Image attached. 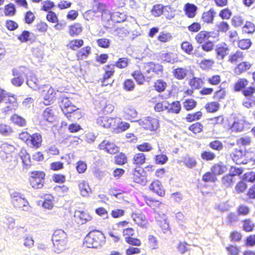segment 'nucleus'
Instances as JSON below:
<instances>
[{
  "instance_id": "obj_1",
  "label": "nucleus",
  "mask_w": 255,
  "mask_h": 255,
  "mask_svg": "<svg viewBox=\"0 0 255 255\" xmlns=\"http://www.w3.org/2000/svg\"><path fill=\"white\" fill-rule=\"evenodd\" d=\"M106 242L104 234L98 230L90 231L85 237L83 246L90 248H98L102 247Z\"/></svg>"
},
{
  "instance_id": "obj_2",
  "label": "nucleus",
  "mask_w": 255,
  "mask_h": 255,
  "mask_svg": "<svg viewBox=\"0 0 255 255\" xmlns=\"http://www.w3.org/2000/svg\"><path fill=\"white\" fill-rule=\"evenodd\" d=\"M59 106L64 115L70 120L71 115L79 110V108L74 105L69 98L63 96L60 98Z\"/></svg>"
},
{
  "instance_id": "obj_3",
  "label": "nucleus",
  "mask_w": 255,
  "mask_h": 255,
  "mask_svg": "<svg viewBox=\"0 0 255 255\" xmlns=\"http://www.w3.org/2000/svg\"><path fill=\"white\" fill-rule=\"evenodd\" d=\"M25 70L26 68L24 66L12 69V75L14 77L11 79V83L14 86L19 87L23 84L25 78H27Z\"/></svg>"
},
{
  "instance_id": "obj_4",
  "label": "nucleus",
  "mask_w": 255,
  "mask_h": 255,
  "mask_svg": "<svg viewBox=\"0 0 255 255\" xmlns=\"http://www.w3.org/2000/svg\"><path fill=\"white\" fill-rule=\"evenodd\" d=\"M45 174L43 171H34L30 172V184L34 189H40L43 186Z\"/></svg>"
},
{
  "instance_id": "obj_5",
  "label": "nucleus",
  "mask_w": 255,
  "mask_h": 255,
  "mask_svg": "<svg viewBox=\"0 0 255 255\" xmlns=\"http://www.w3.org/2000/svg\"><path fill=\"white\" fill-rule=\"evenodd\" d=\"M12 203L16 208L22 209L24 211L28 209L29 203L20 193L14 192L11 194Z\"/></svg>"
},
{
  "instance_id": "obj_6",
  "label": "nucleus",
  "mask_w": 255,
  "mask_h": 255,
  "mask_svg": "<svg viewBox=\"0 0 255 255\" xmlns=\"http://www.w3.org/2000/svg\"><path fill=\"white\" fill-rule=\"evenodd\" d=\"M67 238V234L62 230H57L54 231L52 237V241L53 246L59 250H62L63 249L60 248V246L63 247L65 244V239Z\"/></svg>"
},
{
  "instance_id": "obj_7",
  "label": "nucleus",
  "mask_w": 255,
  "mask_h": 255,
  "mask_svg": "<svg viewBox=\"0 0 255 255\" xmlns=\"http://www.w3.org/2000/svg\"><path fill=\"white\" fill-rule=\"evenodd\" d=\"M133 180L135 182L145 185L147 182L146 171L140 167L133 169Z\"/></svg>"
},
{
  "instance_id": "obj_8",
  "label": "nucleus",
  "mask_w": 255,
  "mask_h": 255,
  "mask_svg": "<svg viewBox=\"0 0 255 255\" xmlns=\"http://www.w3.org/2000/svg\"><path fill=\"white\" fill-rule=\"evenodd\" d=\"M246 149L245 146H240L239 148H236L232 153L231 156L232 159L237 164H245L247 162H244L243 160V157L246 155Z\"/></svg>"
},
{
  "instance_id": "obj_9",
  "label": "nucleus",
  "mask_w": 255,
  "mask_h": 255,
  "mask_svg": "<svg viewBox=\"0 0 255 255\" xmlns=\"http://www.w3.org/2000/svg\"><path fill=\"white\" fill-rule=\"evenodd\" d=\"M139 124L144 128L151 131L156 130L159 127L158 120L151 117H147L143 120H141Z\"/></svg>"
},
{
  "instance_id": "obj_10",
  "label": "nucleus",
  "mask_w": 255,
  "mask_h": 255,
  "mask_svg": "<svg viewBox=\"0 0 255 255\" xmlns=\"http://www.w3.org/2000/svg\"><path fill=\"white\" fill-rule=\"evenodd\" d=\"M158 60H161L162 62L174 63L177 61L178 57L176 55L172 52H160L157 56Z\"/></svg>"
},
{
  "instance_id": "obj_11",
  "label": "nucleus",
  "mask_w": 255,
  "mask_h": 255,
  "mask_svg": "<svg viewBox=\"0 0 255 255\" xmlns=\"http://www.w3.org/2000/svg\"><path fill=\"white\" fill-rule=\"evenodd\" d=\"M100 149L106 150V151L110 154H115L119 150V147L115 143L111 142L109 140H103L99 145Z\"/></svg>"
},
{
  "instance_id": "obj_12",
  "label": "nucleus",
  "mask_w": 255,
  "mask_h": 255,
  "mask_svg": "<svg viewBox=\"0 0 255 255\" xmlns=\"http://www.w3.org/2000/svg\"><path fill=\"white\" fill-rule=\"evenodd\" d=\"M42 136L40 133H35L30 134L26 144L30 147L38 148L41 145Z\"/></svg>"
},
{
  "instance_id": "obj_13",
  "label": "nucleus",
  "mask_w": 255,
  "mask_h": 255,
  "mask_svg": "<svg viewBox=\"0 0 255 255\" xmlns=\"http://www.w3.org/2000/svg\"><path fill=\"white\" fill-rule=\"evenodd\" d=\"M42 92L44 95L43 103L45 105H49L54 103L56 93L53 88L50 87L47 91L44 90Z\"/></svg>"
},
{
  "instance_id": "obj_14",
  "label": "nucleus",
  "mask_w": 255,
  "mask_h": 255,
  "mask_svg": "<svg viewBox=\"0 0 255 255\" xmlns=\"http://www.w3.org/2000/svg\"><path fill=\"white\" fill-rule=\"evenodd\" d=\"M120 119L113 118L107 116L99 117L97 120V124L104 128H110L115 125L113 124L116 121H119Z\"/></svg>"
},
{
  "instance_id": "obj_15",
  "label": "nucleus",
  "mask_w": 255,
  "mask_h": 255,
  "mask_svg": "<svg viewBox=\"0 0 255 255\" xmlns=\"http://www.w3.org/2000/svg\"><path fill=\"white\" fill-rule=\"evenodd\" d=\"M103 9L99 5L98 7H94L92 9L87 10L84 13V17L89 20V19H94L95 17H99L102 15Z\"/></svg>"
},
{
  "instance_id": "obj_16",
  "label": "nucleus",
  "mask_w": 255,
  "mask_h": 255,
  "mask_svg": "<svg viewBox=\"0 0 255 255\" xmlns=\"http://www.w3.org/2000/svg\"><path fill=\"white\" fill-rule=\"evenodd\" d=\"M35 38L34 33L26 30L22 31V33L17 36L18 40L21 43L29 42L30 43H32L35 41Z\"/></svg>"
},
{
  "instance_id": "obj_17",
  "label": "nucleus",
  "mask_w": 255,
  "mask_h": 255,
  "mask_svg": "<svg viewBox=\"0 0 255 255\" xmlns=\"http://www.w3.org/2000/svg\"><path fill=\"white\" fill-rule=\"evenodd\" d=\"M211 171L216 176L223 174L228 170L227 167L223 162L214 164L211 168Z\"/></svg>"
},
{
  "instance_id": "obj_18",
  "label": "nucleus",
  "mask_w": 255,
  "mask_h": 255,
  "mask_svg": "<svg viewBox=\"0 0 255 255\" xmlns=\"http://www.w3.org/2000/svg\"><path fill=\"white\" fill-rule=\"evenodd\" d=\"M215 51L217 58L222 60L228 54L229 48L225 43H223L216 46Z\"/></svg>"
},
{
  "instance_id": "obj_19",
  "label": "nucleus",
  "mask_w": 255,
  "mask_h": 255,
  "mask_svg": "<svg viewBox=\"0 0 255 255\" xmlns=\"http://www.w3.org/2000/svg\"><path fill=\"white\" fill-rule=\"evenodd\" d=\"M114 67V65L106 66L105 73L104 75L103 78L101 79L102 86H106L110 84V82L106 83V81L105 80H111L110 78L114 74L115 72Z\"/></svg>"
},
{
  "instance_id": "obj_20",
  "label": "nucleus",
  "mask_w": 255,
  "mask_h": 255,
  "mask_svg": "<svg viewBox=\"0 0 255 255\" xmlns=\"http://www.w3.org/2000/svg\"><path fill=\"white\" fill-rule=\"evenodd\" d=\"M184 10L189 18H193L196 15L197 6L194 4L187 3L185 4Z\"/></svg>"
},
{
  "instance_id": "obj_21",
  "label": "nucleus",
  "mask_w": 255,
  "mask_h": 255,
  "mask_svg": "<svg viewBox=\"0 0 255 255\" xmlns=\"http://www.w3.org/2000/svg\"><path fill=\"white\" fill-rule=\"evenodd\" d=\"M162 185L158 180L153 182L149 186V189L160 196H163L165 194L164 190L161 189Z\"/></svg>"
},
{
  "instance_id": "obj_22",
  "label": "nucleus",
  "mask_w": 255,
  "mask_h": 255,
  "mask_svg": "<svg viewBox=\"0 0 255 255\" xmlns=\"http://www.w3.org/2000/svg\"><path fill=\"white\" fill-rule=\"evenodd\" d=\"M43 119L49 123H52L55 120L54 113L52 107L46 108L43 113Z\"/></svg>"
},
{
  "instance_id": "obj_23",
  "label": "nucleus",
  "mask_w": 255,
  "mask_h": 255,
  "mask_svg": "<svg viewBox=\"0 0 255 255\" xmlns=\"http://www.w3.org/2000/svg\"><path fill=\"white\" fill-rule=\"evenodd\" d=\"M244 128V121L242 119H235L231 127L232 131L240 132Z\"/></svg>"
},
{
  "instance_id": "obj_24",
  "label": "nucleus",
  "mask_w": 255,
  "mask_h": 255,
  "mask_svg": "<svg viewBox=\"0 0 255 255\" xmlns=\"http://www.w3.org/2000/svg\"><path fill=\"white\" fill-rule=\"evenodd\" d=\"M10 120L14 125L19 127H23L26 125L25 119L16 114H14L11 116Z\"/></svg>"
},
{
  "instance_id": "obj_25",
  "label": "nucleus",
  "mask_w": 255,
  "mask_h": 255,
  "mask_svg": "<svg viewBox=\"0 0 255 255\" xmlns=\"http://www.w3.org/2000/svg\"><path fill=\"white\" fill-rule=\"evenodd\" d=\"M19 155L24 167L31 165L30 156L25 149H22L19 152Z\"/></svg>"
},
{
  "instance_id": "obj_26",
  "label": "nucleus",
  "mask_w": 255,
  "mask_h": 255,
  "mask_svg": "<svg viewBox=\"0 0 255 255\" xmlns=\"http://www.w3.org/2000/svg\"><path fill=\"white\" fill-rule=\"evenodd\" d=\"M215 12L213 8H211L208 11L204 12L202 16L203 20L206 23H212L215 16Z\"/></svg>"
},
{
  "instance_id": "obj_27",
  "label": "nucleus",
  "mask_w": 255,
  "mask_h": 255,
  "mask_svg": "<svg viewBox=\"0 0 255 255\" xmlns=\"http://www.w3.org/2000/svg\"><path fill=\"white\" fill-rule=\"evenodd\" d=\"M110 19L115 23H120L126 19L125 15L119 12H114L110 15Z\"/></svg>"
},
{
  "instance_id": "obj_28",
  "label": "nucleus",
  "mask_w": 255,
  "mask_h": 255,
  "mask_svg": "<svg viewBox=\"0 0 255 255\" xmlns=\"http://www.w3.org/2000/svg\"><path fill=\"white\" fill-rule=\"evenodd\" d=\"M234 183L233 177L229 174L224 175L221 179L222 185L225 188L232 187Z\"/></svg>"
},
{
  "instance_id": "obj_29",
  "label": "nucleus",
  "mask_w": 255,
  "mask_h": 255,
  "mask_svg": "<svg viewBox=\"0 0 255 255\" xmlns=\"http://www.w3.org/2000/svg\"><path fill=\"white\" fill-rule=\"evenodd\" d=\"M183 162L189 168H193L196 166L197 161L194 157L186 155L183 157Z\"/></svg>"
},
{
  "instance_id": "obj_30",
  "label": "nucleus",
  "mask_w": 255,
  "mask_h": 255,
  "mask_svg": "<svg viewBox=\"0 0 255 255\" xmlns=\"http://www.w3.org/2000/svg\"><path fill=\"white\" fill-rule=\"evenodd\" d=\"M174 76L179 80L183 79L187 75V70L185 68H177L173 71Z\"/></svg>"
},
{
  "instance_id": "obj_31",
  "label": "nucleus",
  "mask_w": 255,
  "mask_h": 255,
  "mask_svg": "<svg viewBox=\"0 0 255 255\" xmlns=\"http://www.w3.org/2000/svg\"><path fill=\"white\" fill-rule=\"evenodd\" d=\"M16 7L12 3H9L4 6V14L5 16H13L16 13Z\"/></svg>"
},
{
  "instance_id": "obj_32",
  "label": "nucleus",
  "mask_w": 255,
  "mask_h": 255,
  "mask_svg": "<svg viewBox=\"0 0 255 255\" xmlns=\"http://www.w3.org/2000/svg\"><path fill=\"white\" fill-rule=\"evenodd\" d=\"M248 84V81L246 79H240L235 84L234 86L235 91L239 92L245 89L246 86Z\"/></svg>"
},
{
  "instance_id": "obj_33",
  "label": "nucleus",
  "mask_w": 255,
  "mask_h": 255,
  "mask_svg": "<svg viewBox=\"0 0 255 255\" xmlns=\"http://www.w3.org/2000/svg\"><path fill=\"white\" fill-rule=\"evenodd\" d=\"M251 66L250 63L247 62L241 63L235 68V72L236 74H240L250 69Z\"/></svg>"
},
{
  "instance_id": "obj_34",
  "label": "nucleus",
  "mask_w": 255,
  "mask_h": 255,
  "mask_svg": "<svg viewBox=\"0 0 255 255\" xmlns=\"http://www.w3.org/2000/svg\"><path fill=\"white\" fill-rule=\"evenodd\" d=\"M131 76L133 77L138 84L142 85L145 81L144 76L142 74L140 71H134L132 74Z\"/></svg>"
},
{
  "instance_id": "obj_35",
  "label": "nucleus",
  "mask_w": 255,
  "mask_h": 255,
  "mask_svg": "<svg viewBox=\"0 0 255 255\" xmlns=\"http://www.w3.org/2000/svg\"><path fill=\"white\" fill-rule=\"evenodd\" d=\"M164 8L165 7L163 5L157 4L153 6L151 12L155 16H159L163 13Z\"/></svg>"
},
{
  "instance_id": "obj_36",
  "label": "nucleus",
  "mask_w": 255,
  "mask_h": 255,
  "mask_svg": "<svg viewBox=\"0 0 255 255\" xmlns=\"http://www.w3.org/2000/svg\"><path fill=\"white\" fill-rule=\"evenodd\" d=\"M154 87L156 91L162 92L165 90L167 84L163 80L158 79L155 82Z\"/></svg>"
},
{
  "instance_id": "obj_37",
  "label": "nucleus",
  "mask_w": 255,
  "mask_h": 255,
  "mask_svg": "<svg viewBox=\"0 0 255 255\" xmlns=\"http://www.w3.org/2000/svg\"><path fill=\"white\" fill-rule=\"evenodd\" d=\"M13 132L12 128L8 125L0 124V133L4 136H9Z\"/></svg>"
},
{
  "instance_id": "obj_38",
  "label": "nucleus",
  "mask_w": 255,
  "mask_h": 255,
  "mask_svg": "<svg viewBox=\"0 0 255 255\" xmlns=\"http://www.w3.org/2000/svg\"><path fill=\"white\" fill-rule=\"evenodd\" d=\"M92 190L89 187V184L84 181L81 183V195L84 197H86L89 195L90 193H91Z\"/></svg>"
},
{
  "instance_id": "obj_39",
  "label": "nucleus",
  "mask_w": 255,
  "mask_h": 255,
  "mask_svg": "<svg viewBox=\"0 0 255 255\" xmlns=\"http://www.w3.org/2000/svg\"><path fill=\"white\" fill-rule=\"evenodd\" d=\"M217 180V177L212 171L205 173L202 176V180L205 182H215Z\"/></svg>"
},
{
  "instance_id": "obj_40",
  "label": "nucleus",
  "mask_w": 255,
  "mask_h": 255,
  "mask_svg": "<svg viewBox=\"0 0 255 255\" xmlns=\"http://www.w3.org/2000/svg\"><path fill=\"white\" fill-rule=\"evenodd\" d=\"M145 156L142 153H136L134 155L133 160V163L137 165H141L145 161Z\"/></svg>"
},
{
  "instance_id": "obj_41",
  "label": "nucleus",
  "mask_w": 255,
  "mask_h": 255,
  "mask_svg": "<svg viewBox=\"0 0 255 255\" xmlns=\"http://www.w3.org/2000/svg\"><path fill=\"white\" fill-rule=\"evenodd\" d=\"M243 105L247 108H250L255 106V96L245 97L243 101Z\"/></svg>"
},
{
  "instance_id": "obj_42",
  "label": "nucleus",
  "mask_w": 255,
  "mask_h": 255,
  "mask_svg": "<svg viewBox=\"0 0 255 255\" xmlns=\"http://www.w3.org/2000/svg\"><path fill=\"white\" fill-rule=\"evenodd\" d=\"M255 227V224L250 219H246L243 221V229L247 232H252Z\"/></svg>"
},
{
  "instance_id": "obj_43",
  "label": "nucleus",
  "mask_w": 255,
  "mask_h": 255,
  "mask_svg": "<svg viewBox=\"0 0 255 255\" xmlns=\"http://www.w3.org/2000/svg\"><path fill=\"white\" fill-rule=\"evenodd\" d=\"M42 3L43 5L41 6V10L47 12L51 11V9L55 6L54 2L50 0L43 1Z\"/></svg>"
},
{
  "instance_id": "obj_44",
  "label": "nucleus",
  "mask_w": 255,
  "mask_h": 255,
  "mask_svg": "<svg viewBox=\"0 0 255 255\" xmlns=\"http://www.w3.org/2000/svg\"><path fill=\"white\" fill-rule=\"evenodd\" d=\"M7 97L3 98V101L2 102H4L5 104H10L12 105L13 106H17L16 98L15 95L10 93L7 92Z\"/></svg>"
},
{
  "instance_id": "obj_45",
  "label": "nucleus",
  "mask_w": 255,
  "mask_h": 255,
  "mask_svg": "<svg viewBox=\"0 0 255 255\" xmlns=\"http://www.w3.org/2000/svg\"><path fill=\"white\" fill-rule=\"evenodd\" d=\"M201 158L206 161H212L216 158L214 153L210 151H203L201 153Z\"/></svg>"
},
{
  "instance_id": "obj_46",
  "label": "nucleus",
  "mask_w": 255,
  "mask_h": 255,
  "mask_svg": "<svg viewBox=\"0 0 255 255\" xmlns=\"http://www.w3.org/2000/svg\"><path fill=\"white\" fill-rule=\"evenodd\" d=\"M115 162L118 165H124L127 162V157L123 152L120 153L115 157Z\"/></svg>"
},
{
  "instance_id": "obj_47",
  "label": "nucleus",
  "mask_w": 255,
  "mask_h": 255,
  "mask_svg": "<svg viewBox=\"0 0 255 255\" xmlns=\"http://www.w3.org/2000/svg\"><path fill=\"white\" fill-rule=\"evenodd\" d=\"M197 102L193 99H186L183 103V107L187 111H190L196 107Z\"/></svg>"
},
{
  "instance_id": "obj_48",
  "label": "nucleus",
  "mask_w": 255,
  "mask_h": 255,
  "mask_svg": "<svg viewBox=\"0 0 255 255\" xmlns=\"http://www.w3.org/2000/svg\"><path fill=\"white\" fill-rule=\"evenodd\" d=\"M252 41L249 39H243L238 42V46L243 50L248 49L252 45Z\"/></svg>"
},
{
  "instance_id": "obj_49",
  "label": "nucleus",
  "mask_w": 255,
  "mask_h": 255,
  "mask_svg": "<svg viewBox=\"0 0 255 255\" xmlns=\"http://www.w3.org/2000/svg\"><path fill=\"white\" fill-rule=\"evenodd\" d=\"M53 197L51 195H48L47 198H45L44 201L42 202V206L45 209H51L53 206Z\"/></svg>"
},
{
  "instance_id": "obj_50",
  "label": "nucleus",
  "mask_w": 255,
  "mask_h": 255,
  "mask_svg": "<svg viewBox=\"0 0 255 255\" xmlns=\"http://www.w3.org/2000/svg\"><path fill=\"white\" fill-rule=\"evenodd\" d=\"M163 71V66L159 63L152 62L151 72L158 75H161Z\"/></svg>"
},
{
  "instance_id": "obj_51",
  "label": "nucleus",
  "mask_w": 255,
  "mask_h": 255,
  "mask_svg": "<svg viewBox=\"0 0 255 255\" xmlns=\"http://www.w3.org/2000/svg\"><path fill=\"white\" fill-rule=\"evenodd\" d=\"M202 113L200 111H198L193 114H188L187 115L186 120L188 122H192L195 120H199L202 117Z\"/></svg>"
},
{
  "instance_id": "obj_52",
  "label": "nucleus",
  "mask_w": 255,
  "mask_h": 255,
  "mask_svg": "<svg viewBox=\"0 0 255 255\" xmlns=\"http://www.w3.org/2000/svg\"><path fill=\"white\" fill-rule=\"evenodd\" d=\"M209 146L212 149L217 151H220L223 148V144L222 142L218 140H215L210 142L209 144Z\"/></svg>"
},
{
  "instance_id": "obj_53",
  "label": "nucleus",
  "mask_w": 255,
  "mask_h": 255,
  "mask_svg": "<svg viewBox=\"0 0 255 255\" xmlns=\"http://www.w3.org/2000/svg\"><path fill=\"white\" fill-rule=\"evenodd\" d=\"M243 32L247 33H252L255 31V27L253 23L247 21L242 28Z\"/></svg>"
},
{
  "instance_id": "obj_54",
  "label": "nucleus",
  "mask_w": 255,
  "mask_h": 255,
  "mask_svg": "<svg viewBox=\"0 0 255 255\" xmlns=\"http://www.w3.org/2000/svg\"><path fill=\"white\" fill-rule=\"evenodd\" d=\"M208 32L202 31L196 36L195 38L198 43L202 44L208 38Z\"/></svg>"
},
{
  "instance_id": "obj_55",
  "label": "nucleus",
  "mask_w": 255,
  "mask_h": 255,
  "mask_svg": "<svg viewBox=\"0 0 255 255\" xmlns=\"http://www.w3.org/2000/svg\"><path fill=\"white\" fill-rule=\"evenodd\" d=\"M0 149L1 151H3L6 154H10V153L14 151L15 150V147L14 146L11 144H9L7 143H3L1 145Z\"/></svg>"
},
{
  "instance_id": "obj_56",
  "label": "nucleus",
  "mask_w": 255,
  "mask_h": 255,
  "mask_svg": "<svg viewBox=\"0 0 255 255\" xmlns=\"http://www.w3.org/2000/svg\"><path fill=\"white\" fill-rule=\"evenodd\" d=\"M35 19V16L30 10L25 13L24 20L25 23L31 24Z\"/></svg>"
},
{
  "instance_id": "obj_57",
  "label": "nucleus",
  "mask_w": 255,
  "mask_h": 255,
  "mask_svg": "<svg viewBox=\"0 0 255 255\" xmlns=\"http://www.w3.org/2000/svg\"><path fill=\"white\" fill-rule=\"evenodd\" d=\"M123 86L124 89L127 91H132L135 88V84L133 81L129 79L125 81Z\"/></svg>"
},
{
  "instance_id": "obj_58",
  "label": "nucleus",
  "mask_w": 255,
  "mask_h": 255,
  "mask_svg": "<svg viewBox=\"0 0 255 255\" xmlns=\"http://www.w3.org/2000/svg\"><path fill=\"white\" fill-rule=\"evenodd\" d=\"M181 109V105L179 101L173 102L169 109V112L178 114Z\"/></svg>"
},
{
  "instance_id": "obj_59",
  "label": "nucleus",
  "mask_w": 255,
  "mask_h": 255,
  "mask_svg": "<svg viewBox=\"0 0 255 255\" xmlns=\"http://www.w3.org/2000/svg\"><path fill=\"white\" fill-rule=\"evenodd\" d=\"M219 108V104L217 102H211L208 103L205 106V108L207 112L210 113H214L218 110Z\"/></svg>"
},
{
  "instance_id": "obj_60",
  "label": "nucleus",
  "mask_w": 255,
  "mask_h": 255,
  "mask_svg": "<svg viewBox=\"0 0 255 255\" xmlns=\"http://www.w3.org/2000/svg\"><path fill=\"white\" fill-rule=\"evenodd\" d=\"M168 157L164 154L156 155L154 157L155 162L156 164L163 165L167 162L168 161Z\"/></svg>"
},
{
  "instance_id": "obj_61",
  "label": "nucleus",
  "mask_w": 255,
  "mask_h": 255,
  "mask_svg": "<svg viewBox=\"0 0 255 255\" xmlns=\"http://www.w3.org/2000/svg\"><path fill=\"white\" fill-rule=\"evenodd\" d=\"M181 49L187 54H190L193 51V47L191 43L188 41H184L181 45Z\"/></svg>"
},
{
  "instance_id": "obj_62",
  "label": "nucleus",
  "mask_w": 255,
  "mask_h": 255,
  "mask_svg": "<svg viewBox=\"0 0 255 255\" xmlns=\"http://www.w3.org/2000/svg\"><path fill=\"white\" fill-rule=\"evenodd\" d=\"M172 38L171 34L169 33L161 32L158 36V40L162 42H167Z\"/></svg>"
},
{
  "instance_id": "obj_63",
  "label": "nucleus",
  "mask_w": 255,
  "mask_h": 255,
  "mask_svg": "<svg viewBox=\"0 0 255 255\" xmlns=\"http://www.w3.org/2000/svg\"><path fill=\"white\" fill-rule=\"evenodd\" d=\"M203 83L202 80L197 77H194L190 82L191 86L195 89L200 88Z\"/></svg>"
},
{
  "instance_id": "obj_64",
  "label": "nucleus",
  "mask_w": 255,
  "mask_h": 255,
  "mask_svg": "<svg viewBox=\"0 0 255 255\" xmlns=\"http://www.w3.org/2000/svg\"><path fill=\"white\" fill-rule=\"evenodd\" d=\"M203 126L200 123H196L189 127V129L194 133H199L202 131Z\"/></svg>"
}]
</instances>
